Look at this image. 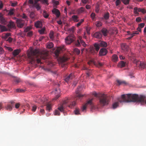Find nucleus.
I'll use <instances>...</instances> for the list:
<instances>
[{
	"instance_id": "nucleus-61",
	"label": "nucleus",
	"mask_w": 146,
	"mask_h": 146,
	"mask_svg": "<svg viewBox=\"0 0 146 146\" xmlns=\"http://www.w3.org/2000/svg\"><path fill=\"white\" fill-rule=\"evenodd\" d=\"M36 106L34 105L33 106L32 110L33 111H35L36 109Z\"/></svg>"
},
{
	"instance_id": "nucleus-47",
	"label": "nucleus",
	"mask_w": 146,
	"mask_h": 146,
	"mask_svg": "<svg viewBox=\"0 0 146 146\" xmlns=\"http://www.w3.org/2000/svg\"><path fill=\"white\" fill-rule=\"evenodd\" d=\"M40 100L41 104H45L46 103L45 102L46 100V99H45L44 98H42V99H40Z\"/></svg>"
},
{
	"instance_id": "nucleus-58",
	"label": "nucleus",
	"mask_w": 146,
	"mask_h": 146,
	"mask_svg": "<svg viewBox=\"0 0 146 146\" xmlns=\"http://www.w3.org/2000/svg\"><path fill=\"white\" fill-rule=\"evenodd\" d=\"M145 26V24L143 23H141L139 24V27H140L141 28H143Z\"/></svg>"
},
{
	"instance_id": "nucleus-39",
	"label": "nucleus",
	"mask_w": 146,
	"mask_h": 146,
	"mask_svg": "<svg viewBox=\"0 0 146 146\" xmlns=\"http://www.w3.org/2000/svg\"><path fill=\"white\" fill-rule=\"evenodd\" d=\"M33 6L35 7L37 9V10L38 11L40 10L41 8V7L38 4L36 5H34Z\"/></svg>"
},
{
	"instance_id": "nucleus-2",
	"label": "nucleus",
	"mask_w": 146,
	"mask_h": 146,
	"mask_svg": "<svg viewBox=\"0 0 146 146\" xmlns=\"http://www.w3.org/2000/svg\"><path fill=\"white\" fill-rule=\"evenodd\" d=\"M48 55L47 51H43L40 52L38 49L32 50L31 54L29 56L31 63L34 64L36 62L37 64H41V59H45L47 58Z\"/></svg>"
},
{
	"instance_id": "nucleus-33",
	"label": "nucleus",
	"mask_w": 146,
	"mask_h": 146,
	"mask_svg": "<svg viewBox=\"0 0 146 146\" xmlns=\"http://www.w3.org/2000/svg\"><path fill=\"white\" fill-rule=\"evenodd\" d=\"M29 16L31 19H35L36 17V15L34 12H32L30 13Z\"/></svg>"
},
{
	"instance_id": "nucleus-8",
	"label": "nucleus",
	"mask_w": 146,
	"mask_h": 146,
	"mask_svg": "<svg viewBox=\"0 0 146 146\" xmlns=\"http://www.w3.org/2000/svg\"><path fill=\"white\" fill-rule=\"evenodd\" d=\"M74 38L75 37L74 35H71L65 38V42L67 44H69L73 42Z\"/></svg>"
},
{
	"instance_id": "nucleus-57",
	"label": "nucleus",
	"mask_w": 146,
	"mask_h": 146,
	"mask_svg": "<svg viewBox=\"0 0 146 146\" xmlns=\"http://www.w3.org/2000/svg\"><path fill=\"white\" fill-rule=\"evenodd\" d=\"M140 12L142 13L143 14L146 13V10L144 9L141 8Z\"/></svg>"
},
{
	"instance_id": "nucleus-56",
	"label": "nucleus",
	"mask_w": 146,
	"mask_h": 146,
	"mask_svg": "<svg viewBox=\"0 0 146 146\" xmlns=\"http://www.w3.org/2000/svg\"><path fill=\"white\" fill-rule=\"evenodd\" d=\"M41 2H42L43 3H45L47 5H48V0H41Z\"/></svg>"
},
{
	"instance_id": "nucleus-63",
	"label": "nucleus",
	"mask_w": 146,
	"mask_h": 146,
	"mask_svg": "<svg viewBox=\"0 0 146 146\" xmlns=\"http://www.w3.org/2000/svg\"><path fill=\"white\" fill-rule=\"evenodd\" d=\"M121 3L120 1H115V5L116 6L119 5Z\"/></svg>"
},
{
	"instance_id": "nucleus-48",
	"label": "nucleus",
	"mask_w": 146,
	"mask_h": 146,
	"mask_svg": "<svg viewBox=\"0 0 146 146\" xmlns=\"http://www.w3.org/2000/svg\"><path fill=\"white\" fill-rule=\"evenodd\" d=\"M22 18L25 19L26 21H28V18L25 14L23 13V15L22 16Z\"/></svg>"
},
{
	"instance_id": "nucleus-18",
	"label": "nucleus",
	"mask_w": 146,
	"mask_h": 146,
	"mask_svg": "<svg viewBox=\"0 0 146 146\" xmlns=\"http://www.w3.org/2000/svg\"><path fill=\"white\" fill-rule=\"evenodd\" d=\"M74 77V76L72 74H70L69 76L66 77L65 79V80L67 82H68L70 80L73 79Z\"/></svg>"
},
{
	"instance_id": "nucleus-46",
	"label": "nucleus",
	"mask_w": 146,
	"mask_h": 146,
	"mask_svg": "<svg viewBox=\"0 0 146 146\" xmlns=\"http://www.w3.org/2000/svg\"><path fill=\"white\" fill-rule=\"evenodd\" d=\"M14 81L16 83H18L20 82L21 81L20 80L19 78H15L14 79Z\"/></svg>"
},
{
	"instance_id": "nucleus-27",
	"label": "nucleus",
	"mask_w": 146,
	"mask_h": 146,
	"mask_svg": "<svg viewBox=\"0 0 146 146\" xmlns=\"http://www.w3.org/2000/svg\"><path fill=\"white\" fill-rule=\"evenodd\" d=\"M15 9L14 8L11 9L8 12V15H13L15 12Z\"/></svg>"
},
{
	"instance_id": "nucleus-42",
	"label": "nucleus",
	"mask_w": 146,
	"mask_h": 146,
	"mask_svg": "<svg viewBox=\"0 0 146 146\" xmlns=\"http://www.w3.org/2000/svg\"><path fill=\"white\" fill-rule=\"evenodd\" d=\"M49 36L50 38L51 39L54 38V32L53 31H51L50 32L49 34Z\"/></svg>"
},
{
	"instance_id": "nucleus-54",
	"label": "nucleus",
	"mask_w": 146,
	"mask_h": 146,
	"mask_svg": "<svg viewBox=\"0 0 146 146\" xmlns=\"http://www.w3.org/2000/svg\"><path fill=\"white\" fill-rule=\"evenodd\" d=\"M54 114L55 115H60V113L59 111L58 110H55Z\"/></svg>"
},
{
	"instance_id": "nucleus-49",
	"label": "nucleus",
	"mask_w": 146,
	"mask_h": 146,
	"mask_svg": "<svg viewBox=\"0 0 146 146\" xmlns=\"http://www.w3.org/2000/svg\"><path fill=\"white\" fill-rule=\"evenodd\" d=\"M84 21V20L83 19H81L80 21L78 23L76 24V26L77 27H78L82 24V23Z\"/></svg>"
},
{
	"instance_id": "nucleus-4",
	"label": "nucleus",
	"mask_w": 146,
	"mask_h": 146,
	"mask_svg": "<svg viewBox=\"0 0 146 146\" xmlns=\"http://www.w3.org/2000/svg\"><path fill=\"white\" fill-rule=\"evenodd\" d=\"M99 100L100 104L102 106L107 105L109 102V97L107 95L102 94L99 97Z\"/></svg>"
},
{
	"instance_id": "nucleus-43",
	"label": "nucleus",
	"mask_w": 146,
	"mask_h": 146,
	"mask_svg": "<svg viewBox=\"0 0 146 146\" xmlns=\"http://www.w3.org/2000/svg\"><path fill=\"white\" fill-rule=\"evenodd\" d=\"M116 82L118 84V85H120L123 84H125V82L124 81H121V80H116Z\"/></svg>"
},
{
	"instance_id": "nucleus-55",
	"label": "nucleus",
	"mask_w": 146,
	"mask_h": 146,
	"mask_svg": "<svg viewBox=\"0 0 146 146\" xmlns=\"http://www.w3.org/2000/svg\"><path fill=\"white\" fill-rule=\"evenodd\" d=\"M33 35V32L32 31L29 32L27 34V36H28L31 37Z\"/></svg>"
},
{
	"instance_id": "nucleus-19",
	"label": "nucleus",
	"mask_w": 146,
	"mask_h": 146,
	"mask_svg": "<svg viewBox=\"0 0 146 146\" xmlns=\"http://www.w3.org/2000/svg\"><path fill=\"white\" fill-rule=\"evenodd\" d=\"M52 13L56 15L57 17H59L60 15V13L59 11L55 8L52 11Z\"/></svg>"
},
{
	"instance_id": "nucleus-44",
	"label": "nucleus",
	"mask_w": 146,
	"mask_h": 146,
	"mask_svg": "<svg viewBox=\"0 0 146 146\" xmlns=\"http://www.w3.org/2000/svg\"><path fill=\"white\" fill-rule=\"evenodd\" d=\"M74 52L77 54H79L80 53V50L77 48H75L74 50Z\"/></svg>"
},
{
	"instance_id": "nucleus-28",
	"label": "nucleus",
	"mask_w": 146,
	"mask_h": 146,
	"mask_svg": "<svg viewBox=\"0 0 146 146\" xmlns=\"http://www.w3.org/2000/svg\"><path fill=\"white\" fill-rule=\"evenodd\" d=\"M46 47L47 48L50 49L54 46V44L52 42H49L46 43Z\"/></svg>"
},
{
	"instance_id": "nucleus-38",
	"label": "nucleus",
	"mask_w": 146,
	"mask_h": 146,
	"mask_svg": "<svg viewBox=\"0 0 146 146\" xmlns=\"http://www.w3.org/2000/svg\"><path fill=\"white\" fill-rule=\"evenodd\" d=\"M45 30V27H43L40 30H39L38 31L39 32L41 35L43 34L44 33V32Z\"/></svg>"
},
{
	"instance_id": "nucleus-11",
	"label": "nucleus",
	"mask_w": 146,
	"mask_h": 146,
	"mask_svg": "<svg viewBox=\"0 0 146 146\" xmlns=\"http://www.w3.org/2000/svg\"><path fill=\"white\" fill-rule=\"evenodd\" d=\"M81 86H79L77 88V90L76 92V98L77 99L78 98L80 99L84 96V95H82L79 93L80 91L81 90Z\"/></svg>"
},
{
	"instance_id": "nucleus-30",
	"label": "nucleus",
	"mask_w": 146,
	"mask_h": 146,
	"mask_svg": "<svg viewBox=\"0 0 146 146\" xmlns=\"http://www.w3.org/2000/svg\"><path fill=\"white\" fill-rule=\"evenodd\" d=\"M126 64L125 62L122 61H121L118 64L119 66L121 68L124 67L126 65Z\"/></svg>"
},
{
	"instance_id": "nucleus-6",
	"label": "nucleus",
	"mask_w": 146,
	"mask_h": 146,
	"mask_svg": "<svg viewBox=\"0 0 146 146\" xmlns=\"http://www.w3.org/2000/svg\"><path fill=\"white\" fill-rule=\"evenodd\" d=\"M67 60L68 58L64 57L60 58L58 60L59 65L62 67L64 66L66 67V66L67 63L66 61Z\"/></svg>"
},
{
	"instance_id": "nucleus-29",
	"label": "nucleus",
	"mask_w": 146,
	"mask_h": 146,
	"mask_svg": "<svg viewBox=\"0 0 146 146\" xmlns=\"http://www.w3.org/2000/svg\"><path fill=\"white\" fill-rule=\"evenodd\" d=\"M72 20L75 22H78L79 21L78 17L76 15H73L72 17Z\"/></svg>"
},
{
	"instance_id": "nucleus-13",
	"label": "nucleus",
	"mask_w": 146,
	"mask_h": 146,
	"mask_svg": "<svg viewBox=\"0 0 146 146\" xmlns=\"http://www.w3.org/2000/svg\"><path fill=\"white\" fill-rule=\"evenodd\" d=\"M14 102L12 101H11L5 106L6 109L8 111H10L12 110V108L14 106Z\"/></svg>"
},
{
	"instance_id": "nucleus-7",
	"label": "nucleus",
	"mask_w": 146,
	"mask_h": 146,
	"mask_svg": "<svg viewBox=\"0 0 146 146\" xmlns=\"http://www.w3.org/2000/svg\"><path fill=\"white\" fill-rule=\"evenodd\" d=\"M16 23L17 27L19 28H22L25 25V21L21 19H17Z\"/></svg>"
},
{
	"instance_id": "nucleus-51",
	"label": "nucleus",
	"mask_w": 146,
	"mask_h": 146,
	"mask_svg": "<svg viewBox=\"0 0 146 146\" xmlns=\"http://www.w3.org/2000/svg\"><path fill=\"white\" fill-rule=\"evenodd\" d=\"M74 113L76 115L80 114L79 111L78 109L76 108L74 111Z\"/></svg>"
},
{
	"instance_id": "nucleus-10",
	"label": "nucleus",
	"mask_w": 146,
	"mask_h": 146,
	"mask_svg": "<svg viewBox=\"0 0 146 146\" xmlns=\"http://www.w3.org/2000/svg\"><path fill=\"white\" fill-rule=\"evenodd\" d=\"M88 63L89 65H90L91 64H93L96 66L98 67L102 66L103 65V64L102 63L98 61L97 62L95 61V60L93 59L92 60L89 61L88 62Z\"/></svg>"
},
{
	"instance_id": "nucleus-60",
	"label": "nucleus",
	"mask_w": 146,
	"mask_h": 146,
	"mask_svg": "<svg viewBox=\"0 0 146 146\" xmlns=\"http://www.w3.org/2000/svg\"><path fill=\"white\" fill-rule=\"evenodd\" d=\"M31 29V28L27 27L24 30V31L25 32H27L29 31Z\"/></svg>"
},
{
	"instance_id": "nucleus-15",
	"label": "nucleus",
	"mask_w": 146,
	"mask_h": 146,
	"mask_svg": "<svg viewBox=\"0 0 146 146\" xmlns=\"http://www.w3.org/2000/svg\"><path fill=\"white\" fill-rule=\"evenodd\" d=\"M93 99H92L89 101H88L87 103L84 105L82 108V111H84V110H86L88 105H91L92 104V101Z\"/></svg>"
},
{
	"instance_id": "nucleus-16",
	"label": "nucleus",
	"mask_w": 146,
	"mask_h": 146,
	"mask_svg": "<svg viewBox=\"0 0 146 146\" xmlns=\"http://www.w3.org/2000/svg\"><path fill=\"white\" fill-rule=\"evenodd\" d=\"M102 36V35L101 31L96 32L94 35V36L97 38H101Z\"/></svg>"
},
{
	"instance_id": "nucleus-9",
	"label": "nucleus",
	"mask_w": 146,
	"mask_h": 146,
	"mask_svg": "<svg viewBox=\"0 0 146 146\" xmlns=\"http://www.w3.org/2000/svg\"><path fill=\"white\" fill-rule=\"evenodd\" d=\"M81 44L84 47H86L87 45L85 42L82 39V38L80 37L79 40H78L76 42V46L79 47L80 46Z\"/></svg>"
},
{
	"instance_id": "nucleus-1",
	"label": "nucleus",
	"mask_w": 146,
	"mask_h": 146,
	"mask_svg": "<svg viewBox=\"0 0 146 146\" xmlns=\"http://www.w3.org/2000/svg\"><path fill=\"white\" fill-rule=\"evenodd\" d=\"M118 100L120 103L137 102L141 103L142 105L145 104L146 105V99L145 100L144 97L143 96H139L137 94H123L121 96V98L118 99Z\"/></svg>"
},
{
	"instance_id": "nucleus-31",
	"label": "nucleus",
	"mask_w": 146,
	"mask_h": 146,
	"mask_svg": "<svg viewBox=\"0 0 146 146\" xmlns=\"http://www.w3.org/2000/svg\"><path fill=\"white\" fill-rule=\"evenodd\" d=\"M118 59L117 56L116 54H114L112 56V60L113 62H117Z\"/></svg>"
},
{
	"instance_id": "nucleus-17",
	"label": "nucleus",
	"mask_w": 146,
	"mask_h": 146,
	"mask_svg": "<svg viewBox=\"0 0 146 146\" xmlns=\"http://www.w3.org/2000/svg\"><path fill=\"white\" fill-rule=\"evenodd\" d=\"M121 46L122 50L124 52H127L129 50V46L125 43L122 44Z\"/></svg>"
},
{
	"instance_id": "nucleus-23",
	"label": "nucleus",
	"mask_w": 146,
	"mask_h": 146,
	"mask_svg": "<svg viewBox=\"0 0 146 146\" xmlns=\"http://www.w3.org/2000/svg\"><path fill=\"white\" fill-rule=\"evenodd\" d=\"M85 9L83 7H82L78 9L76 11L78 14H81L84 11Z\"/></svg>"
},
{
	"instance_id": "nucleus-53",
	"label": "nucleus",
	"mask_w": 146,
	"mask_h": 146,
	"mask_svg": "<svg viewBox=\"0 0 146 146\" xmlns=\"http://www.w3.org/2000/svg\"><path fill=\"white\" fill-rule=\"evenodd\" d=\"M95 13H92L90 15L92 19H94L95 18Z\"/></svg>"
},
{
	"instance_id": "nucleus-59",
	"label": "nucleus",
	"mask_w": 146,
	"mask_h": 146,
	"mask_svg": "<svg viewBox=\"0 0 146 146\" xmlns=\"http://www.w3.org/2000/svg\"><path fill=\"white\" fill-rule=\"evenodd\" d=\"M11 5L13 7H15L17 5V3L16 2H15V3L11 2Z\"/></svg>"
},
{
	"instance_id": "nucleus-26",
	"label": "nucleus",
	"mask_w": 146,
	"mask_h": 146,
	"mask_svg": "<svg viewBox=\"0 0 146 146\" xmlns=\"http://www.w3.org/2000/svg\"><path fill=\"white\" fill-rule=\"evenodd\" d=\"M0 29L2 32L8 31V29L5 26L1 25H0Z\"/></svg>"
},
{
	"instance_id": "nucleus-45",
	"label": "nucleus",
	"mask_w": 146,
	"mask_h": 146,
	"mask_svg": "<svg viewBox=\"0 0 146 146\" xmlns=\"http://www.w3.org/2000/svg\"><path fill=\"white\" fill-rule=\"evenodd\" d=\"M96 25L97 27H100L102 25V23L100 21H97L96 22Z\"/></svg>"
},
{
	"instance_id": "nucleus-52",
	"label": "nucleus",
	"mask_w": 146,
	"mask_h": 146,
	"mask_svg": "<svg viewBox=\"0 0 146 146\" xmlns=\"http://www.w3.org/2000/svg\"><path fill=\"white\" fill-rule=\"evenodd\" d=\"M0 21L1 24H5V21L3 18H2L0 19Z\"/></svg>"
},
{
	"instance_id": "nucleus-37",
	"label": "nucleus",
	"mask_w": 146,
	"mask_h": 146,
	"mask_svg": "<svg viewBox=\"0 0 146 146\" xmlns=\"http://www.w3.org/2000/svg\"><path fill=\"white\" fill-rule=\"evenodd\" d=\"M119 105V103L118 102H116L114 103L112 105V107L113 109H115L117 108Z\"/></svg>"
},
{
	"instance_id": "nucleus-62",
	"label": "nucleus",
	"mask_w": 146,
	"mask_h": 146,
	"mask_svg": "<svg viewBox=\"0 0 146 146\" xmlns=\"http://www.w3.org/2000/svg\"><path fill=\"white\" fill-rule=\"evenodd\" d=\"M20 106V104L19 103L16 104L15 105V107L16 109H18L19 107Z\"/></svg>"
},
{
	"instance_id": "nucleus-36",
	"label": "nucleus",
	"mask_w": 146,
	"mask_h": 146,
	"mask_svg": "<svg viewBox=\"0 0 146 146\" xmlns=\"http://www.w3.org/2000/svg\"><path fill=\"white\" fill-rule=\"evenodd\" d=\"M104 18L105 20L108 19L109 18V13L108 12H107L105 13L104 15Z\"/></svg>"
},
{
	"instance_id": "nucleus-5",
	"label": "nucleus",
	"mask_w": 146,
	"mask_h": 146,
	"mask_svg": "<svg viewBox=\"0 0 146 146\" xmlns=\"http://www.w3.org/2000/svg\"><path fill=\"white\" fill-rule=\"evenodd\" d=\"M100 47L98 43H95L94 44L93 46L90 47V52L92 54H94L95 53V51L98 52Z\"/></svg>"
},
{
	"instance_id": "nucleus-22",
	"label": "nucleus",
	"mask_w": 146,
	"mask_h": 146,
	"mask_svg": "<svg viewBox=\"0 0 146 146\" xmlns=\"http://www.w3.org/2000/svg\"><path fill=\"white\" fill-rule=\"evenodd\" d=\"M141 8H138L137 7H135L133 9V12L135 14L139 15V12H140Z\"/></svg>"
},
{
	"instance_id": "nucleus-64",
	"label": "nucleus",
	"mask_w": 146,
	"mask_h": 146,
	"mask_svg": "<svg viewBox=\"0 0 146 146\" xmlns=\"http://www.w3.org/2000/svg\"><path fill=\"white\" fill-rule=\"evenodd\" d=\"M17 92H21L23 91V90L22 89H17L16 90Z\"/></svg>"
},
{
	"instance_id": "nucleus-25",
	"label": "nucleus",
	"mask_w": 146,
	"mask_h": 146,
	"mask_svg": "<svg viewBox=\"0 0 146 146\" xmlns=\"http://www.w3.org/2000/svg\"><path fill=\"white\" fill-rule=\"evenodd\" d=\"M102 34H103L104 36H106L107 35V33L108 31L107 29L105 28H103L101 30V31Z\"/></svg>"
},
{
	"instance_id": "nucleus-20",
	"label": "nucleus",
	"mask_w": 146,
	"mask_h": 146,
	"mask_svg": "<svg viewBox=\"0 0 146 146\" xmlns=\"http://www.w3.org/2000/svg\"><path fill=\"white\" fill-rule=\"evenodd\" d=\"M101 47H105L107 46V43L102 41H100L98 43Z\"/></svg>"
},
{
	"instance_id": "nucleus-40",
	"label": "nucleus",
	"mask_w": 146,
	"mask_h": 146,
	"mask_svg": "<svg viewBox=\"0 0 146 146\" xmlns=\"http://www.w3.org/2000/svg\"><path fill=\"white\" fill-rule=\"evenodd\" d=\"M43 15L44 17L46 18H48L49 16L48 14L45 11H43Z\"/></svg>"
},
{
	"instance_id": "nucleus-12",
	"label": "nucleus",
	"mask_w": 146,
	"mask_h": 146,
	"mask_svg": "<svg viewBox=\"0 0 146 146\" xmlns=\"http://www.w3.org/2000/svg\"><path fill=\"white\" fill-rule=\"evenodd\" d=\"M64 49V46H60L55 51L54 54L56 57H58L61 51H62Z\"/></svg>"
},
{
	"instance_id": "nucleus-50",
	"label": "nucleus",
	"mask_w": 146,
	"mask_h": 146,
	"mask_svg": "<svg viewBox=\"0 0 146 146\" xmlns=\"http://www.w3.org/2000/svg\"><path fill=\"white\" fill-rule=\"evenodd\" d=\"M135 21H136L138 22H141L142 21L141 18L140 17L136 18L135 19Z\"/></svg>"
},
{
	"instance_id": "nucleus-24",
	"label": "nucleus",
	"mask_w": 146,
	"mask_h": 146,
	"mask_svg": "<svg viewBox=\"0 0 146 146\" xmlns=\"http://www.w3.org/2000/svg\"><path fill=\"white\" fill-rule=\"evenodd\" d=\"M7 26L9 28L11 29L14 27L15 25L13 22L12 21H10Z\"/></svg>"
},
{
	"instance_id": "nucleus-32",
	"label": "nucleus",
	"mask_w": 146,
	"mask_h": 146,
	"mask_svg": "<svg viewBox=\"0 0 146 146\" xmlns=\"http://www.w3.org/2000/svg\"><path fill=\"white\" fill-rule=\"evenodd\" d=\"M138 67L144 69L146 67V64L144 62H140L139 63V66Z\"/></svg>"
},
{
	"instance_id": "nucleus-21",
	"label": "nucleus",
	"mask_w": 146,
	"mask_h": 146,
	"mask_svg": "<svg viewBox=\"0 0 146 146\" xmlns=\"http://www.w3.org/2000/svg\"><path fill=\"white\" fill-rule=\"evenodd\" d=\"M35 26L37 28H41L42 26V23L39 21H38L35 23Z\"/></svg>"
},
{
	"instance_id": "nucleus-34",
	"label": "nucleus",
	"mask_w": 146,
	"mask_h": 146,
	"mask_svg": "<svg viewBox=\"0 0 146 146\" xmlns=\"http://www.w3.org/2000/svg\"><path fill=\"white\" fill-rule=\"evenodd\" d=\"M20 52V50L18 49L14 50L13 52V54L14 56H16L18 55Z\"/></svg>"
},
{
	"instance_id": "nucleus-35",
	"label": "nucleus",
	"mask_w": 146,
	"mask_h": 146,
	"mask_svg": "<svg viewBox=\"0 0 146 146\" xmlns=\"http://www.w3.org/2000/svg\"><path fill=\"white\" fill-rule=\"evenodd\" d=\"M46 109L50 111L51 109V104L50 103H47L46 105Z\"/></svg>"
},
{
	"instance_id": "nucleus-41",
	"label": "nucleus",
	"mask_w": 146,
	"mask_h": 146,
	"mask_svg": "<svg viewBox=\"0 0 146 146\" xmlns=\"http://www.w3.org/2000/svg\"><path fill=\"white\" fill-rule=\"evenodd\" d=\"M130 0H121L122 2L125 5H127L129 4Z\"/></svg>"
},
{
	"instance_id": "nucleus-14",
	"label": "nucleus",
	"mask_w": 146,
	"mask_h": 146,
	"mask_svg": "<svg viewBox=\"0 0 146 146\" xmlns=\"http://www.w3.org/2000/svg\"><path fill=\"white\" fill-rule=\"evenodd\" d=\"M108 52L107 50L105 48H102L99 51V55L100 56H104L106 55Z\"/></svg>"
},
{
	"instance_id": "nucleus-3",
	"label": "nucleus",
	"mask_w": 146,
	"mask_h": 146,
	"mask_svg": "<svg viewBox=\"0 0 146 146\" xmlns=\"http://www.w3.org/2000/svg\"><path fill=\"white\" fill-rule=\"evenodd\" d=\"M76 104V102L74 101L72 102L70 99L67 98L63 102L62 104L60 106L58 107V109L61 112L64 111V108L68 106L70 108L74 107Z\"/></svg>"
}]
</instances>
